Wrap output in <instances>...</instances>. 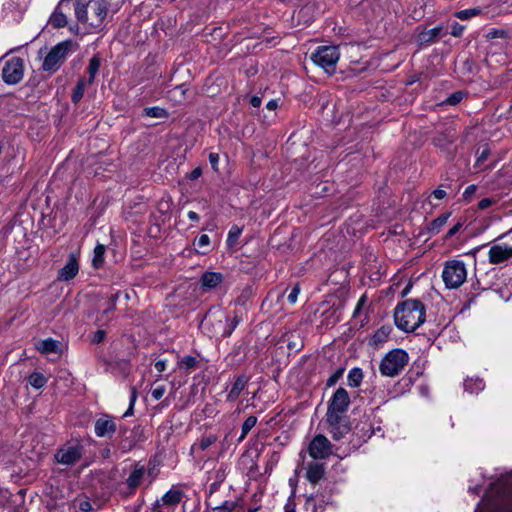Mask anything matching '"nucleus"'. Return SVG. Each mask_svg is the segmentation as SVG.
I'll list each match as a JSON object with an SVG mask.
<instances>
[{
    "label": "nucleus",
    "instance_id": "1",
    "mask_svg": "<svg viewBox=\"0 0 512 512\" xmlns=\"http://www.w3.org/2000/svg\"><path fill=\"white\" fill-rule=\"evenodd\" d=\"M394 319L398 328L413 332L425 321V307L419 300L408 299L397 305Z\"/></svg>",
    "mask_w": 512,
    "mask_h": 512
},
{
    "label": "nucleus",
    "instance_id": "2",
    "mask_svg": "<svg viewBox=\"0 0 512 512\" xmlns=\"http://www.w3.org/2000/svg\"><path fill=\"white\" fill-rule=\"evenodd\" d=\"M108 8L109 2L107 0H89L87 3L78 0L74 5L78 21L95 31L102 28L108 14Z\"/></svg>",
    "mask_w": 512,
    "mask_h": 512
},
{
    "label": "nucleus",
    "instance_id": "3",
    "mask_svg": "<svg viewBox=\"0 0 512 512\" xmlns=\"http://www.w3.org/2000/svg\"><path fill=\"white\" fill-rule=\"evenodd\" d=\"M84 452L83 441L79 438H71L57 449L54 458L59 464L72 466L81 460Z\"/></svg>",
    "mask_w": 512,
    "mask_h": 512
},
{
    "label": "nucleus",
    "instance_id": "4",
    "mask_svg": "<svg viewBox=\"0 0 512 512\" xmlns=\"http://www.w3.org/2000/svg\"><path fill=\"white\" fill-rule=\"evenodd\" d=\"M409 356L402 349L389 351L381 360L379 370L382 375L394 377L408 364Z\"/></svg>",
    "mask_w": 512,
    "mask_h": 512
},
{
    "label": "nucleus",
    "instance_id": "5",
    "mask_svg": "<svg viewBox=\"0 0 512 512\" xmlns=\"http://www.w3.org/2000/svg\"><path fill=\"white\" fill-rule=\"evenodd\" d=\"M442 278L447 288H459L467 278V271L464 262L459 260L447 261L444 265Z\"/></svg>",
    "mask_w": 512,
    "mask_h": 512
},
{
    "label": "nucleus",
    "instance_id": "6",
    "mask_svg": "<svg viewBox=\"0 0 512 512\" xmlns=\"http://www.w3.org/2000/svg\"><path fill=\"white\" fill-rule=\"evenodd\" d=\"M310 58L314 64L323 68L328 74H333L340 53L336 46H320L311 54Z\"/></svg>",
    "mask_w": 512,
    "mask_h": 512
},
{
    "label": "nucleus",
    "instance_id": "7",
    "mask_svg": "<svg viewBox=\"0 0 512 512\" xmlns=\"http://www.w3.org/2000/svg\"><path fill=\"white\" fill-rule=\"evenodd\" d=\"M326 429L336 441L342 439L350 431V423L346 413H326Z\"/></svg>",
    "mask_w": 512,
    "mask_h": 512
},
{
    "label": "nucleus",
    "instance_id": "8",
    "mask_svg": "<svg viewBox=\"0 0 512 512\" xmlns=\"http://www.w3.org/2000/svg\"><path fill=\"white\" fill-rule=\"evenodd\" d=\"M72 45V41H64L54 46L43 61V70L49 72L57 71L65 61Z\"/></svg>",
    "mask_w": 512,
    "mask_h": 512
},
{
    "label": "nucleus",
    "instance_id": "9",
    "mask_svg": "<svg viewBox=\"0 0 512 512\" xmlns=\"http://www.w3.org/2000/svg\"><path fill=\"white\" fill-rule=\"evenodd\" d=\"M24 76V61L20 57L9 59L2 70L3 81L13 85L19 83Z\"/></svg>",
    "mask_w": 512,
    "mask_h": 512
},
{
    "label": "nucleus",
    "instance_id": "10",
    "mask_svg": "<svg viewBox=\"0 0 512 512\" xmlns=\"http://www.w3.org/2000/svg\"><path fill=\"white\" fill-rule=\"evenodd\" d=\"M308 453L313 460L326 459L332 454V444L327 437L317 434L309 443Z\"/></svg>",
    "mask_w": 512,
    "mask_h": 512
},
{
    "label": "nucleus",
    "instance_id": "11",
    "mask_svg": "<svg viewBox=\"0 0 512 512\" xmlns=\"http://www.w3.org/2000/svg\"><path fill=\"white\" fill-rule=\"evenodd\" d=\"M72 10V0H60L49 18V24L55 28H63L68 24L67 15Z\"/></svg>",
    "mask_w": 512,
    "mask_h": 512
},
{
    "label": "nucleus",
    "instance_id": "12",
    "mask_svg": "<svg viewBox=\"0 0 512 512\" xmlns=\"http://www.w3.org/2000/svg\"><path fill=\"white\" fill-rule=\"evenodd\" d=\"M145 475V467L139 464H136L129 476L125 481V490H122V494L125 497H130L135 494L137 488L141 484Z\"/></svg>",
    "mask_w": 512,
    "mask_h": 512
},
{
    "label": "nucleus",
    "instance_id": "13",
    "mask_svg": "<svg viewBox=\"0 0 512 512\" xmlns=\"http://www.w3.org/2000/svg\"><path fill=\"white\" fill-rule=\"evenodd\" d=\"M350 405V397L343 387H339L333 394L329 405L328 412L346 413Z\"/></svg>",
    "mask_w": 512,
    "mask_h": 512
},
{
    "label": "nucleus",
    "instance_id": "14",
    "mask_svg": "<svg viewBox=\"0 0 512 512\" xmlns=\"http://www.w3.org/2000/svg\"><path fill=\"white\" fill-rule=\"evenodd\" d=\"M94 430L97 437H111L116 432V424L111 416L104 414L96 420Z\"/></svg>",
    "mask_w": 512,
    "mask_h": 512
},
{
    "label": "nucleus",
    "instance_id": "15",
    "mask_svg": "<svg viewBox=\"0 0 512 512\" xmlns=\"http://www.w3.org/2000/svg\"><path fill=\"white\" fill-rule=\"evenodd\" d=\"M326 474V465L317 460L311 461L306 466L305 477L312 485H317Z\"/></svg>",
    "mask_w": 512,
    "mask_h": 512
},
{
    "label": "nucleus",
    "instance_id": "16",
    "mask_svg": "<svg viewBox=\"0 0 512 512\" xmlns=\"http://www.w3.org/2000/svg\"><path fill=\"white\" fill-rule=\"evenodd\" d=\"M491 264H500L512 258V246L493 245L489 253Z\"/></svg>",
    "mask_w": 512,
    "mask_h": 512
},
{
    "label": "nucleus",
    "instance_id": "17",
    "mask_svg": "<svg viewBox=\"0 0 512 512\" xmlns=\"http://www.w3.org/2000/svg\"><path fill=\"white\" fill-rule=\"evenodd\" d=\"M79 271V263L78 259L74 254H70L69 259L66 265L59 270L58 272V280L59 281H69L73 279Z\"/></svg>",
    "mask_w": 512,
    "mask_h": 512
},
{
    "label": "nucleus",
    "instance_id": "18",
    "mask_svg": "<svg viewBox=\"0 0 512 512\" xmlns=\"http://www.w3.org/2000/svg\"><path fill=\"white\" fill-rule=\"evenodd\" d=\"M183 497L184 492L173 487L161 497V503H164L166 508L174 509L182 501Z\"/></svg>",
    "mask_w": 512,
    "mask_h": 512
},
{
    "label": "nucleus",
    "instance_id": "19",
    "mask_svg": "<svg viewBox=\"0 0 512 512\" xmlns=\"http://www.w3.org/2000/svg\"><path fill=\"white\" fill-rule=\"evenodd\" d=\"M441 32H442V27H435L430 30H423L418 33L417 41L421 45L434 42L436 39H438L440 37Z\"/></svg>",
    "mask_w": 512,
    "mask_h": 512
},
{
    "label": "nucleus",
    "instance_id": "20",
    "mask_svg": "<svg viewBox=\"0 0 512 512\" xmlns=\"http://www.w3.org/2000/svg\"><path fill=\"white\" fill-rule=\"evenodd\" d=\"M222 280V274L215 272H205L200 279L201 284L207 288H215Z\"/></svg>",
    "mask_w": 512,
    "mask_h": 512
},
{
    "label": "nucleus",
    "instance_id": "21",
    "mask_svg": "<svg viewBox=\"0 0 512 512\" xmlns=\"http://www.w3.org/2000/svg\"><path fill=\"white\" fill-rule=\"evenodd\" d=\"M60 343L51 338L42 340L37 344V349L43 354L57 353Z\"/></svg>",
    "mask_w": 512,
    "mask_h": 512
},
{
    "label": "nucleus",
    "instance_id": "22",
    "mask_svg": "<svg viewBox=\"0 0 512 512\" xmlns=\"http://www.w3.org/2000/svg\"><path fill=\"white\" fill-rule=\"evenodd\" d=\"M323 503H326L324 500L320 499L318 493L310 494L306 499V506L312 509V512H324Z\"/></svg>",
    "mask_w": 512,
    "mask_h": 512
},
{
    "label": "nucleus",
    "instance_id": "23",
    "mask_svg": "<svg viewBox=\"0 0 512 512\" xmlns=\"http://www.w3.org/2000/svg\"><path fill=\"white\" fill-rule=\"evenodd\" d=\"M91 84L86 78L79 79L72 94V101L78 103L82 99L86 88Z\"/></svg>",
    "mask_w": 512,
    "mask_h": 512
},
{
    "label": "nucleus",
    "instance_id": "24",
    "mask_svg": "<svg viewBox=\"0 0 512 512\" xmlns=\"http://www.w3.org/2000/svg\"><path fill=\"white\" fill-rule=\"evenodd\" d=\"M217 441V436L214 434H209L207 436L202 437L192 446V450L195 448L200 449L201 451L207 450L211 445H213Z\"/></svg>",
    "mask_w": 512,
    "mask_h": 512
},
{
    "label": "nucleus",
    "instance_id": "25",
    "mask_svg": "<svg viewBox=\"0 0 512 512\" xmlns=\"http://www.w3.org/2000/svg\"><path fill=\"white\" fill-rule=\"evenodd\" d=\"M391 332L390 327H381L378 329L372 337V341L375 345H380L386 342Z\"/></svg>",
    "mask_w": 512,
    "mask_h": 512
},
{
    "label": "nucleus",
    "instance_id": "26",
    "mask_svg": "<svg viewBox=\"0 0 512 512\" xmlns=\"http://www.w3.org/2000/svg\"><path fill=\"white\" fill-rule=\"evenodd\" d=\"M447 132V135L439 134L437 137H435L434 141L437 146L446 148L447 145L454 143L455 133H452L451 130H448Z\"/></svg>",
    "mask_w": 512,
    "mask_h": 512
},
{
    "label": "nucleus",
    "instance_id": "27",
    "mask_svg": "<svg viewBox=\"0 0 512 512\" xmlns=\"http://www.w3.org/2000/svg\"><path fill=\"white\" fill-rule=\"evenodd\" d=\"M450 216V213H444L440 216H438L436 219H434L429 226V230L432 233H438L441 228L446 224L448 218Z\"/></svg>",
    "mask_w": 512,
    "mask_h": 512
},
{
    "label": "nucleus",
    "instance_id": "28",
    "mask_svg": "<svg viewBox=\"0 0 512 512\" xmlns=\"http://www.w3.org/2000/svg\"><path fill=\"white\" fill-rule=\"evenodd\" d=\"M106 247L103 244H98L94 249V257L92 260L93 266L99 268L104 262V254Z\"/></svg>",
    "mask_w": 512,
    "mask_h": 512
},
{
    "label": "nucleus",
    "instance_id": "29",
    "mask_svg": "<svg viewBox=\"0 0 512 512\" xmlns=\"http://www.w3.org/2000/svg\"><path fill=\"white\" fill-rule=\"evenodd\" d=\"M116 299L117 295H112L107 300V307L102 312L101 317L98 319L99 321H108L110 319L109 315L112 314L116 309Z\"/></svg>",
    "mask_w": 512,
    "mask_h": 512
},
{
    "label": "nucleus",
    "instance_id": "30",
    "mask_svg": "<svg viewBox=\"0 0 512 512\" xmlns=\"http://www.w3.org/2000/svg\"><path fill=\"white\" fill-rule=\"evenodd\" d=\"M99 68H100L99 58L98 57L91 58L89 65H88V69H87V71L89 73V78L87 79L88 82L93 83L94 78L99 71Z\"/></svg>",
    "mask_w": 512,
    "mask_h": 512
},
{
    "label": "nucleus",
    "instance_id": "31",
    "mask_svg": "<svg viewBox=\"0 0 512 512\" xmlns=\"http://www.w3.org/2000/svg\"><path fill=\"white\" fill-rule=\"evenodd\" d=\"M146 116L153 118H166L168 113L165 109L160 107H150L144 110Z\"/></svg>",
    "mask_w": 512,
    "mask_h": 512
},
{
    "label": "nucleus",
    "instance_id": "32",
    "mask_svg": "<svg viewBox=\"0 0 512 512\" xmlns=\"http://www.w3.org/2000/svg\"><path fill=\"white\" fill-rule=\"evenodd\" d=\"M241 233H242V229L240 227L234 225L229 231L228 238H227V244L231 247L235 246L237 244L238 238L241 235Z\"/></svg>",
    "mask_w": 512,
    "mask_h": 512
},
{
    "label": "nucleus",
    "instance_id": "33",
    "mask_svg": "<svg viewBox=\"0 0 512 512\" xmlns=\"http://www.w3.org/2000/svg\"><path fill=\"white\" fill-rule=\"evenodd\" d=\"M481 12L480 9H477V8H471V9H465V10H461V11H457L455 13V16L457 18H459L460 20H468L474 16H477L479 15Z\"/></svg>",
    "mask_w": 512,
    "mask_h": 512
},
{
    "label": "nucleus",
    "instance_id": "34",
    "mask_svg": "<svg viewBox=\"0 0 512 512\" xmlns=\"http://www.w3.org/2000/svg\"><path fill=\"white\" fill-rule=\"evenodd\" d=\"M363 380V372L360 368H353L348 373L349 384H360Z\"/></svg>",
    "mask_w": 512,
    "mask_h": 512
},
{
    "label": "nucleus",
    "instance_id": "35",
    "mask_svg": "<svg viewBox=\"0 0 512 512\" xmlns=\"http://www.w3.org/2000/svg\"><path fill=\"white\" fill-rule=\"evenodd\" d=\"M199 361L197 360L196 357H193V356H186L184 357L180 362H179V367L180 368H183V369H186V370H189V369H193V368H196L197 365H198Z\"/></svg>",
    "mask_w": 512,
    "mask_h": 512
},
{
    "label": "nucleus",
    "instance_id": "36",
    "mask_svg": "<svg viewBox=\"0 0 512 512\" xmlns=\"http://www.w3.org/2000/svg\"><path fill=\"white\" fill-rule=\"evenodd\" d=\"M257 418L255 416H249L245 419L242 424V437H245L251 429L256 425Z\"/></svg>",
    "mask_w": 512,
    "mask_h": 512
},
{
    "label": "nucleus",
    "instance_id": "37",
    "mask_svg": "<svg viewBox=\"0 0 512 512\" xmlns=\"http://www.w3.org/2000/svg\"><path fill=\"white\" fill-rule=\"evenodd\" d=\"M236 508V502L226 500L221 505L213 508L214 512H233Z\"/></svg>",
    "mask_w": 512,
    "mask_h": 512
},
{
    "label": "nucleus",
    "instance_id": "38",
    "mask_svg": "<svg viewBox=\"0 0 512 512\" xmlns=\"http://www.w3.org/2000/svg\"><path fill=\"white\" fill-rule=\"evenodd\" d=\"M136 398H137L136 389L132 388L131 393H130L129 407L124 412L123 417H129V416L133 415V413H134V405H135V402H136Z\"/></svg>",
    "mask_w": 512,
    "mask_h": 512
},
{
    "label": "nucleus",
    "instance_id": "39",
    "mask_svg": "<svg viewBox=\"0 0 512 512\" xmlns=\"http://www.w3.org/2000/svg\"><path fill=\"white\" fill-rule=\"evenodd\" d=\"M345 369L340 367L329 377L326 384H336L344 374Z\"/></svg>",
    "mask_w": 512,
    "mask_h": 512
},
{
    "label": "nucleus",
    "instance_id": "40",
    "mask_svg": "<svg viewBox=\"0 0 512 512\" xmlns=\"http://www.w3.org/2000/svg\"><path fill=\"white\" fill-rule=\"evenodd\" d=\"M28 381H29V384H42V383L46 382L47 380L43 374H41L39 372H34L29 376Z\"/></svg>",
    "mask_w": 512,
    "mask_h": 512
},
{
    "label": "nucleus",
    "instance_id": "41",
    "mask_svg": "<svg viewBox=\"0 0 512 512\" xmlns=\"http://www.w3.org/2000/svg\"><path fill=\"white\" fill-rule=\"evenodd\" d=\"M185 92H186L185 86L184 85H179V86H176L169 93L171 95V98H175L176 95L179 93L181 95V99H178V101L181 102L185 98Z\"/></svg>",
    "mask_w": 512,
    "mask_h": 512
},
{
    "label": "nucleus",
    "instance_id": "42",
    "mask_svg": "<svg viewBox=\"0 0 512 512\" xmlns=\"http://www.w3.org/2000/svg\"><path fill=\"white\" fill-rule=\"evenodd\" d=\"M240 322V317L235 313L233 319L231 320L230 328L225 330L224 336L229 337L232 331L237 327Z\"/></svg>",
    "mask_w": 512,
    "mask_h": 512
},
{
    "label": "nucleus",
    "instance_id": "43",
    "mask_svg": "<svg viewBox=\"0 0 512 512\" xmlns=\"http://www.w3.org/2000/svg\"><path fill=\"white\" fill-rule=\"evenodd\" d=\"M463 98L462 92H456L452 94L449 98H447L446 103L449 105H456L458 104Z\"/></svg>",
    "mask_w": 512,
    "mask_h": 512
},
{
    "label": "nucleus",
    "instance_id": "44",
    "mask_svg": "<svg viewBox=\"0 0 512 512\" xmlns=\"http://www.w3.org/2000/svg\"><path fill=\"white\" fill-rule=\"evenodd\" d=\"M299 292H300V288H299V286H298V285H295V286L292 288L291 292L289 293V295H288V297H287L288 301H289L291 304H295V303H296V301H297V297H298V295H299Z\"/></svg>",
    "mask_w": 512,
    "mask_h": 512
},
{
    "label": "nucleus",
    "instance_id": "45",
    "mask_svg": "<svg viewBox=\"0 0 512 512\" xmlns=\"http://www.w3.org/2000/svg\"><path fill=\"white\" fill-rule=\"evenodd\" d=\"M243 388H244V386H232V389L230 390V392L227 396L228 400L236 399L240 395Z\"/></svg>",
    "mask_w": 512,
    "mask_h": 512
},
{
    "label": "nucleus",
    "instance_id": "46",
    "mask_svg": "<svg viewBox=\"0 0 512 512\" xmlns=\"http://www.w3.org/2000/svg\"><path fill=\"white\" fill-rule=\"evenodd\" d=\"M464 31V26L458 24L457 22H455L453 25H452V30H451V34L454 36V37H459L462 35Z\"/></svg>",
    "mask_w": 512,
    "mask_h": 512
},
{
    "label": "nucleus",
    "instance_id": "47",
    "mask_svg": "<svg viewBox=\"0 0 512 512\" xmlns=\"http://www.w3.org/2000/svg\"><path fill=\"white\" fill-rule=\"evenodd\" d=\"M209 162L213 168V170H218V162H219V155L217 153H210L209 154Z\"/></svg>",
    "mask_w": 512,
    "mask_h": 512
},
{
    "label": "nucleus",
    "instance_id": "48",
    "mask_svg": "<svg viewBox=\"0 0 512 512\" xmlns=\"http://www.w3.org/2000/svg\"><path fill=\"white\" fill-rule=\"evenodd\" d=\"M105 335L106 333L104 330H97L93 335L92 342L96 344L102 342L105 338Z\"/></svg>",
    "mask_w": 512,
    "mask_h": 512
},
{
    "label": "nucleus",
    "instance_id": "49",
    "mask_svg": "<svg viewBox=\"0 0 512 512\" xmlns=\"http://www.w3.org/2000/svg\"><path fill=\"white\" fill-rule=\"evenodd\" d=\"M209 243H210V239H209L208 235H206V234L201 235L197 240V245L199 248L207 247L209 245Z\"/></svg>",
    "mask_w": 512,
    "mask_h": 512
},
{
    "label": "nucleus",
    "instance_id": "50",
    "mask_svg": "<svg viewBox=\"0 0 512 512\" xmlns=\"http://www.w3.org/2000/svg\"><path fill=\"white\" fill-rule=\"evenodd\" d=\"M165 505L164 503H161V498L157 499L154 504L152 505V511L153 512H168L165 511Z\"/></svg>",
    "mask_w": 512,
    "mask_h": 512
},
{
    "label": "nucleus",
    "instance_id": "51",
    "mask_svg": "<svg viewBox=\"0 0 512 512\" xmlns=\"http://www.w3.org/2000/svg\"><path fill=\"white\" fill-rule=\"evenodd\" d=\"M79 509L82 511V512H90L92 511L93 507H92V504L90 501L88 500H85V501H81L80 504H79Z\"/></svg>",
    "mask_w": 512,
    "mask_h": 512
},
{
    "label": "nucleus",
    "instance_id": "52",
    "mask_svg": "<svg viewBox=\"0 0 512 512\" xmlns=\"http://www.w3.org/2000/svg\"><path fill=\"white\" fill-rule=\"evenodd\" d=\"M493 203H494V201L492 199L484 198L478 203V208L481 210H484V209H487L488 207H490Z\"/></svg>",
    "mask_w": 512,
    "mask_h": 512
},
{
    "label": "nucleus",
    "instance_id": "53",
    "mask_svg": "<svg viewBox=\"0 0 512 512\" xmlns=\"http://www.w3.org/2000/svg\"><path fill=\"white\" fill-rule=\"evenodd\" d=\"M164 392H165L164 388L162 386H160V387L152 390L151 393L155 400H159L163 396Z\"/></svg>",
    "mask_w": 512,
    "mask_h": 512
},
{
    "label": "nucleus",
    "instance_id": "54",
    "mask_svg": "<svg viewBox=\"0 0 512 512\" xmlns=\"http://www.w3.org/2000/svg\"><path fill=\"white\" fill-rule=\"evenodd\" d=\"M166 361L158 360L154 364V368L158 373H162L165 370Z\"/></svg>",
    "mask_w": 512,
    "mask_h": 512
},
{
    "label": "nucleus",
    "instance_id": "55",
    "mask_svg": "<svg viewBox=\"0 0 512 512\" xmlns=\"http://www.w3.org/2000/svg\"><path fill=\"white\" fill-rule=\"evenodd\" d=\"M432 195L434 198L441 200L446 196V192L443 189L438 188L432 192Z\"/></svg>",
    "mask_w": 512,
    "mask_h": 512
},
{
    "label": "nucleus",
    "instance_id": "56",
    "mask_svg": "<svg viewBox=\"0 0 512 512\" xmlns=\"http://www.w3.org/2000/svg\"><path fill=\"white\" fill-rule=\"evenodd\" d=\"M462 227V224L460 222H458L457 224H455L447 233V238L449 237H452L453 235H455Z\"/></svg>",
    "mask_w": 512,
    "mask_h": 512
},
{
    "label": "nucleus",
    "instance_id": "57",
    "mask_svg": "<svg viewBox=\"0 0 512 512\" xmlns=\"http://www.w3.org/2000/svg\"><path fill=\"white\" fill-rule=\"evenodd\" d=\"M365 303H366V296H364V295H363V296L359 299V301H358V303H357L356 309H355V311H354V316H356V315L359 313V311L361 310L362 306H364V305H365Z\"/></svg>",
    "mask_w": 512,
    "mask_h": 512
},
{
    "label": "nucleus",
    "instance_id": "58",
    "mask_svg": "<svg viewBox=\"0 0 512 512\" xmlns=\"http://www.w3.org/2000/svg\"><path fill=\"white\" fill-rule=\"evenodd\" d=\"M201 174H202V170H201V168L197 167V168H195V169L190 173L189 178H190L191 180H196V179H198V178L201 176Z\"/></svg>",
    "mask_w": 512,
    "mask_h": 512
},
{
    "label": "nucleus",
    "instance_id": "59",
    "mask_svg": "<svg viewBox=\"0 0 512 512\" xmlns=\"http://www.w3.org/2000/svg\"><path fill=\"white\" fill-rule=\"evenodd\" d=\"M481 390L482 389L479 388V386H472V385L466 386V389H465V391L470 394H473V393L478 394Z\"/></svg>",
    "mask_w": 512,
    "mask_h": 512
},
{
    "label": "nucleus",
    "instance_id": "60",
    "mask_svg": "<svg viewBox=\"0 0 512 512\" xmlns=\"http://www.w3.org/2000/svg\"><path fill=\"white\" fill-rule=\"evenodd\" d=\"M250 104L255 108L259 107L261 105V98L258 96H253L250 100Z\"/></svg>",
    "mask_w": 512,
    "mask_h": 512
},
{
    "label": "nucleus",
    "instance_id": "61",
    "mask_svg": "<svg viewBox=\"0 0 512 512\" xmlns=\"http://www.w3.org/2000/svg\"><path fill=\"white\" fill-rule=\"evenodd\" d=\"M187 216L191 221H195V222L199 221V219H200L199 215L194 211H189Z\"/></svg>",
    "mask_w": 512,
    "mask_h": 512
},
{
    "label": "nucleus",
    "instance_id": "62",
    "mask_svg": "<svg viewBox=\"0 0 512 512\" xmlns=\"http://www.w3.org/2000/svg\"><path fill=\"white\" fill-rule=\"evenodd\" d=\"M267 109L269 110H275L277 109L278 107V101L277 100H270L267 105H266Z\"/></svg>",
    "mask_w": 512,
    "mask_h": 512
},
{
    "label": "nucleus",
    "instance_id": "63",
    "mask_svg": "<svg viewBox=\"0 0 512 512\" xmlns=\"http://www.w3.org/2000/svg\"><path fill=\"white\" fill-rule=\"evenodd\" d=\"M488 157V151L484 150L478 157V162L484 161Z\"/></svg>",
    "mask_w": 512,
    "mask_h": 512
},
{
    "label": "nucleus",
    "instance_id": "64",
    "mask_svg": "<svg viewBox=\"0 0 512 512\" xmlns=\"http://www.w3.org/2000/svg\"><path fill=\"white\" fill-rule=\"evenodd\" d=\"M475 189H476V187L474 185H471V186L467 187L464 195L473 193L475 191Z\"/></svg>",
    "mask_w": 512,
    "mask_h": 512
}]
</instances>
